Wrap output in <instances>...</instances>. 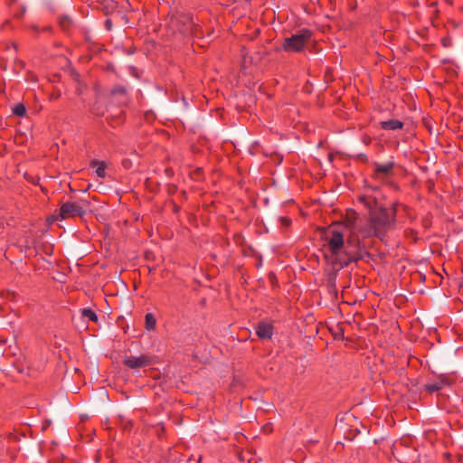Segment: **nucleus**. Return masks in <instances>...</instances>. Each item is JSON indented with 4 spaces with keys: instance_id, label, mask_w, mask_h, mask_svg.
<instances>
[{
    "instance_id": "obj_1",
    "label": "nucleus",
    "mask_w": 463,
    "mask_h": 463,
    "mask_svg": "<svg viewBox=\"0 0 463 463\" xmlns=\"http://www.w3.org/2000/svg\"><path fill=\"white\" fill-rule=\"evenodd\" d=\"M359 201L368 210L367 222L358 225L356 230L364 238L376 237L383 241L389 232L396 228V216L398 203H393L391 208L378 205L377 199L363 195Z\"/></svg>"
},
{
    "instance_id": "obj_2",
    "label": "nucleus",
    "mask_w": 463,
    "mask_h": 463,
    "mask_svg": "<svg viewBox=\"0 0 463 463\" xmlns=\"http://www.w3.org/2000/svg\"><path fill=\"white\" fill-rule=\"evenodd\" d=\"M323 240L325 241L323 245L325 257L333 263L339 264L341 268L363 258L358 250L350 248L349 244L345 241L344 233L334 226H330L325 231Z\"/></svg>"
},
{
    "instance_id": "obj_3",
    "label": "nucleus",
    "mask_w": 463,
    "mask_h": 463,
    "mask_svg": "<svg viewBox=\"0 0 463 463\" xmlns=\"http://www.w3.org/2000/svg\"><path fill=\"white\" fill-rule=\"evenodd\" d=\"M170 26L181 33H191L195 37L201 35V26L195 24L189 14H179L170 19Z\"/></svg>"
},
{
    "instance_id": "obj_4",
    "label": "nucleus",
    "mask_w": 463,
    "mask_h": 463,
    "mask_svg": "<svg viewBox=\"0 0 463 463\" xmlns=\"http://www.w3.org/2000/svg\"><path fill=\"white\" fill-rule=\"evenodd\" d=\"M312 31L303 28L284 40L283 49L286 52H299L303 51L306 45L310 42Z\"/></svg>"
},
{
    "instance_id": "obj_5",
    "label": "nucleus",
    "mask_w": 463,
    "mask_h": 463,
    "mask_svg": "<svg viewBox=\"0 0 463 463\" xmlns=\"http://www.w3.org/2000/svg\"><path fill=\"white\" fill-rule=\"evenodd\" d=\"M83 204H87V202H66L62 203L60 207L59 214L55 216V219L65 220L76 216H83L85 214Z\"/></svg>"
},
{
    "instance_id": "obj_6",
    "label": "nucleus",
    "mask_w": 463,
    "mask_h": 463,
    "mask_svg": "<svg viewBox=\"0 0 463 463\" xmlns=\"http://www.w3.org/2000/svg\"><path fill=\"white\" fill-rule=\"evenodd\" d=\"M123 364L130 369H138L152 364V358L146 354L128 355L124 357Z\"/></svg>"
},
{
    "instance_id": "obj_7",
    "label": "nucleus",
    "mask_w": 463,
    "mask_h": 463,
    "mask_svg": "<svg viewBox=\"0 0 463 463\" xmlns=\"http://www.w3.org/2000/svg\"><path fill=\"white\" fill-rule=\"evenodd\" d=\"M256 334L260 339H270L273 335V326L269 323H260L256 327Z\"/></svg>"
},
{
    "instance_id": "obj_8",
    "label": "nucleus",
    "mask_w": 463,
    "mask_h": 463,
    "mask_svg": "<svg viewBox=\"0 0 463 463\" xmlns=\"http://www.w3.org/2000/svg\"><path fill=\"white\" fill-rule=\"evenodd\" d=\"M394 167L393 162H388L386 164H375L374 175L376 178H380V175H389Z\"/></svg>"
},
{
    "instance_id": "obj_9",
    "label": "nucleus",
    "mask_w": 463,
    "mask_h": 463,
    "mask_svg": "<svg viewBox=\"0 0 463 463\" xmlns=\"http://www.w3.org/2000/svg\"><path fill=\"white\" fill-rule=\"evenodd\" d=\"M449 382L448 378L441 377L433 383L426 384L425 390L428 391L430 393H433V392H436L441 390L444 386L449 385Z\"/></svg>"
},
{
    "instance_id": "obj_10",
    "label": "nucleus",
    "mask_w": 463,
    "mask_h": 463,
    "mask_svg": "<svg viewBox=\"0 0 463 463\" xmlns=\"http://www.w3.org/2000/svg\"><path fill=\"white\" fill-rule=\"evenodd\" d=\"M403 122L398 119H390L386 121H381L380 127L384 130H397L403 128Z\"/></svg>"
},
{
    "instance_id": "obj_11",
    "label": "nucleus",
    "mask_w": 463,
    "mask_h": 463,
    "mask_svg": "<svg viewBox=\"0 0 463 463\" xmlns=\"http://www.w3.org/2000/svg\"><path fill=\"white\" fill-rule=\"evenodd\" d=\"M81 317L87 321L98 322V315L91 308L80 309Z\"/></svg>"
},
{
    "instance_id": "obj_12",
    "label": "nucleus",
    "mask_w": 463,
    "mask_h": 463,
    "mask_svg": "<svg viewBox=\"0 0 463 463\" xmlns=\"http://www.w3.org/2000/svg\"><path fill=\"white\" fill-rule=\"evenodd\" d=\"M91 166L98 165V168L96 169V175L100 177L104 178L106 176V164L103 161H92L90 163Z\"/></svg>"
},
{
    "instance_id": "obj_13",
    "label": "nucleus",
    "mask_w": 463,
    "mask_h": 463,
    "mask_svg": "<svg viewBox=\"0 0 463 463\" xmlns=\"http://www.w3.org/2000/svg\"><path fill=\"white\" fill-rule=\"evenodd\" d=\"M156 325V320L153 314L147 313L145 316V326L147 330H154Z\"/></svg>"
},
{
    "instance_id": "obj_14",
    "label": "nucleus",
    "mask_w": 463,
    "mask_h": 463,
    "mask_svg": "<svg viewBox=\"0 0 463 463\" xmlns=\"http://www.w3.org/2000/svg\"><path fill=\"white\" fill-rule=\"evenodd\" d=\"M59 24L64 31H68L71 26V20L68 16H61L59 18Z\"/></svg>"
},
{
    "instance_id": "obj_15",
    "label": "nucleus",
    "mask_w": 463,
    "mask_h": 463,
    "mask_svg": "<svg viewBox=\"0 0 463 463\" xmlns=\"http://www.w3.org/2000/svg\"><path fill=\"white\" fill-rule=\"evenodd\" d=\"M13 113L18 117H24L26 114L25 106L23 103H17L13 109Z\"/></svg>"
},
{
    "instance_id": "obj_16",
    "label": "nucleus",
    "mask_w": 463,
    "mask_h": 463,
    "mask_svg": "<svg viewBox=\"0 0 463 463\" xmlns=\"http://www.w3.org/2000/svg\"><path fill=\"white\" fill-rule=\"evenodd\" d=\"M105 26H106L107 30H111V28H112V22H111L110 19H107L105 21Z\"/></svg>"
},
{
    "instance_id": "obj_17",
    "label": "nucleus",
    "mask_w": 463,
    "mask_h": 463,
    "mask_svg": "<svg viewBox=\"0 0 463 463\" xmlns=\"http://www.w3.org/2000/svg\"><path fill=\"white\" fill-rule=\"evenodd\" d=\"M201 460H202V456H199L197 459H194V458H190L188 459V462H189V463H200V462H201Z\"/></svg>"
},
{
    "instance_id": "obj_18",
    "label": "nucleus",
    "mask_w": 463,
    "mask_h": 463,
    "mask_svg": "<svg viewBox=\"0 0 463 463\" xmlns=\"http://www.w3.org/2000/svg\"><path fill=\"white\" fill-rule=\"evenodd\" d=\"M281 221L282 222L285 224V225H289L290 224V220L288 219V218H281Z\"/></svg>"
},
{
    "instance_id": "obj_19",
    "label": "nucleus",
    "mask_w": 463,
    "mask_h": 463,
    "mask_svg": "<svg viewBox=\"0 0 463 463\" xmlns=\"http://www.w3.org/2000/svg\"><path fill=\"white\" fill-rule=\"evenodd\" d=\"M32 29H33V31H35L36 33H39V32H40V30H39L38 26H36V25L32 26Z\"/></svg>"
},
{
    "instance_id": "obj_20",
    "label": "nucleus",
    "mask_w": 463,
    "mask_h": 463,
    "mask_svg": "<svg viewBox=\"0 0 463 463\" xmlns=\"http://www.w3.org/2000/svg\"><path fill=\"white\" fill-rule=\"evenodd\" d=\"M49 30H50V27H44V28H43V30H42V31H43V32H48Z\"/></svg>"
},
{
    "instance_id": "obj_21",
    "label": "nucleus",
    "mask_w": 463,
    "mask_h": 463,
    "mask_svg": "<svg viewBox=\"0 0 463 463\" xmlns=\"http://www.w3.org/2000/svg\"><path fill=\"white\" fill-rule=\"evenodd\" d=\"M24 12H25V8L23 7L20 16H22Z\"/></svg>"
},
{
    "instance_id": "obj_22",
    "label": "nucleus",
    "mask_w": 463,
    "mask_h": 463,
    "mask_svg": "<svg viewBox=\"0 0 463 463\" xmlns=\"http://www.w3.org/2000/svg\"><path fill=\"white\" fill-rule=\"evenodd\" d=\"M13 49L14 52L16 51V45L14 43L13 44Z\"/></svg>"
}]
</instances>
